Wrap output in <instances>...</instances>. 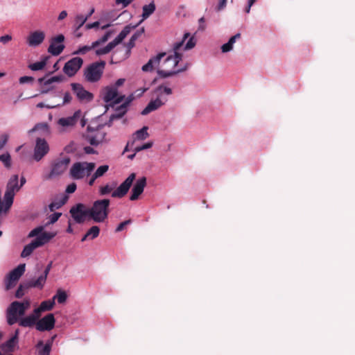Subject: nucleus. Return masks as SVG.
I'll list each match as a JSON object with an SVG mask.
<instances>
[{"instance_id":"obj_1","label":"nucleus","mask_w":355,"mask_h":355,"mask_svg":"<svg viewBox=\"0 0 355 355\" xmlns=\"http://www.w3.org/2000/svg\"><path fill=\"white\" fill-rule=\"evenodd\" d=\"M189 37V33H187L184 35L181 42H177L173 46L174 55L168 56L163 63V69L157 70L158 75L162 78H167L183 71L184 69H175L179 62L182 60V54L179 53V50L182 46L184 41Z\"/></svg>"},{"instance_id":"obj_2","label":"nucleus","mask_w":355,"mask_h":355,"mask_svg":"<svg viewBox=\"0 0 355 355\" xmlns=\"http://www.w3.org/2000/svg\"><path fill=\"white\" fill-rule=\"evenodd\" d=\"M109 199L96 200L89 208L90 218L96 223H102L107 218L109 214Z\"/></svg>"},{"instance_id":"obj_3","label":"nucleus","mask_w":355,"mask_h":355,"mask_svg":"<svg viewBox=\"0 0 355 355\" xmlns=\"http://www.w3.org/2000/svg\"><path fill=\"white\" fill-rule=\"evenodd\" d=\"M18 182V175H13L10 177L6 184V189L3 196L5 213H8L10 210L13 204L15 193L19 191L20 189Z\"/></svg>"},{"instance_id":"obj_4","label":"nucleus","mask_w":355,"mask_h":355,"mask_svg":"<svg viewBox=\"0 0 355 355\" xmlns=\"http://www.w3.org/2000/svg\"><path fill=\"white\" fill-rule=\"evenodd\" d=\"M106 62L103 60L95 62L87 66L84 70V78L88 83H96L103 74Z\"/></svg>"},{"instance_id":"obj_5","label":"nucleus","mask_w":355,"mask_h":355,"mask_svg":"<svg viewBox=\"0 0 355 355\" xmlns=\"http://www.w3.org/2000/svg\"><path fill=\"white\" fill-rule=\"evenodd\" d=\"M95 163L87 162H75L70 168V175L74 180H80L89 176L95 168Z\"/></svg>"},{"instance_id":"obj_6","label":"nucleus","mask_w":355,"mask_h":355,"mask_svg":"<svg viewBox=\"0 0 355 355\" xmlns=\"http://www.w3.org/2000/svg\"><path fill=\"white\" fill-rule=\"evenodd\" d=\"M136 27H137V25L132 26L131 24H129L125 26L113 41L108 43L106 46L96 49L95 51L96 55H102L110 53L116 45L121 43L126 37L132 30L135 29Z\"/></svg>"},{"instance_id":"obj_7","label":"nucleus","mask_w":355,"mask_h":355,"mask_svg":"<svg viewBox=\"0 0 355 355\" xmlns=\"http://www.w3.org/2000/svg\"><path fill=\"white\" fill-rule=\"evenodd\" d=\"M70 158L65 157L62 159H55L51 164L50 173L44 176L45 180H51L55 177L61 175L67 168L70 163Z\"/></svg>"},{"instance_id":"obj_8","label":"nucleus","mask_w":355,"mask_h":355,"mask_svg":"<svg viewBox=\"0 0 355 355\" xmlns=\"http://www.w3.org/2000/svg\"><path fill=\"white\" fill-rule=\"evenodd\" d=\"M103 127V125H98L96 127H92L91 125L87 126L85 138L92 146H98L104 139L105 133L102 131Z\"/></svg>"},{"instance_id":"obj_9","label":"nucleus","mask_w":355,"mask_h":355,"mask_svg":"<svg viewBox=\"0 0 355 355\" xmlns=\"http://www.w3.org/2000/svg\"><path fill=\"white\" fill-rule=\"evenodd\" d=\"M69 213L75 222L78 224L83 223L87 217L90 218L89 208L83 203H78L73 206Z\"/></svg>"},{"instance_id":"obj_10","label":"nucleus","mask_w":355,"mask_h":355,"mask_svg":"<svg viewBox=\"0 0 355 355\" xmlns=\"http://www.w3.org/2000/svg\"><path fill=\"white\" fill-rule=\"evenodd\" d=\"M25 268L26 264L21 263L9 272L5 279L6 290L8 291L16 285L17 281L24 273Z\"/></svg>"},{"instance_id":"obj_11","label":"nucleus","mask_w":355,"mask_h":355,"mask_svg":"<svg viewBox=\"0 0 355 355\" xmlns=\"http://www.w3.org/2000/svg\"><path fill=\"white\" fill-rule=\"evenodd\" d=\"M71 89L78 100L81 103H89L94 99V94L86 90L80 83H73L71 84Z\"/></svg>"},{"instance_id":"obj_12","label":"nucleus","mask_w":355,"mask_h":355,"mask_svg":"<svg viewBox=\"0 0 355 355\" xmlns=\"http://www.w3.org/2000/svg\"><path fill=\"white\" fill-rule=\"evenodd\" d=\"M136 174L132 173L114 190L112 191L111 196L112 198H121L124 197L128 192L134 180H135Z\"/></svg>"},{"instance_id":"obj_13","label":"nucleus","mask_w":355,"mask_h":355,"mask_svg":"<svg viewBox=\"0 0 355 355\" xmlns=\"http://www.w3.org/2000/svg\"><path fill=\"white\" fill-rule=\"evenodd\" d=\"M83 60L80 57H75L67 62L63 67V71L69 77L73 76L80 69Z\"/></svg>"},{"instance_id":"obj_14","label":"nucleus","mask_w":355,"mask_h":355,"mask_svg":"<svg viewBox=\"0 0 355 355\" xmlns=\"http://www.w3.org/2000/svg\"><path fill=\"white\" fill-rule=\"evenodd\" d=\"M49 151V146L44 139L37 138L34 148L33 158L35 161H40Z\"/></svg>"},{"instance_id":"obj_15","label":"nucleus","mask_w":355,"mask_h":355,"mask_svg":"<svg viewBox=\"0 0 355 355\" xmlns=\"http://www.w3.org/2000/svg\"><path fill=\"white\" fill-rule=\"evenodd\" d=\"M64 40V36L62 34L52 37L48 48V52L53 55H59L64 49V45L62 44Z\"/></svg>"},{"instance_id":"obj_16","label":"nucleus","mask_w":355,"mask_h":355,"mask_svg":"<svg viewBox=\"0 0 355 355\" xmlns=\"http://www.w3.org/2000/svg\"><path fill=\"white\" fill-rule=\"evenodd\" d=\"M124 97V96H118V89L116 87L107 86L104 89L103 101L105 103H110L114 101L113 102V105H111L112 106L122 102Z\"/></svg>"},{"instance_id":"obj_17","label":"nucleus","mask_w":355,"mask_h":355,"mask_svg":"<svg viewBox=\"0 0 355 355\" xmlns=\"http://www.w3.org/2000/svg\"><path fill=\"white\" fill-rule=\"evenodd\" d=\"M19 334V330L16 329L15 334L9 340H8L6 343H3L0 346V354H1V355L12 354L15 345L18 343Z\"/></svg>"},{"instance_id":"obj_18","label":"nucleus","mask_w":355,"mask_h":355,"mask_svg":"<svg viewBox=\"0 0 355 355\" xmlns=\"http://www.w3.org/2000/svg\"><path fill=\"white\" fill-rule=\"evenodd\" d=\"M55 320L53 313H49L40 320H37L36 329L40 331H50L54 328Z\"/></svg>"},{"instance_id":"obj_19","label":"nucleus","mask_w":355,"mask_h":355,"mask_svg":"<svg viewBox=\"0 0 355 355\" xmlns=\"http://www.w3.org/2000/svg\"><path fill=\"white\" fill-rule=\"evenodd\" d=\"M133 98L132 96H129L125 102L115 108L114 114H112L110 117L109 121L106 123V125L111 126L112 122L116 119L122 118L128 111V106L130 103L132 101Z\"/></svg>"},{"instance_id":"obj_20","label":"nucleus","mask_w":355,"mask_h":355,"mask_svg":"<svg viewBox=\"0 0 355 355\" xmlns=\"http://www.w3.org/2000/svg\"><path fill=\"white\" fill-rule=\"evenodd\" d=\"M146 186V178L145 177L138 179L132 187L130 200L132 201L137 200L139 196L144 192Z\"/></svg>"},{"instance_id":"obj_21","label":"nucleus","mask_w":355,"mask_h":355,"mask_svg":"<svg viewBox=\"0 0 355 355\" xmlns=\"http://www.w3.org/2000/svg\"><path fill=\"white\" fill-rule=\"evenodd\" d=\"M153 94L155 96V99L161 101L164 105L168 101L166 96L172 94V89L164 85H161L154 89Z\"/></svg>"},{"instance_id":"obj_22","label":"nucleus","mask_w":355,"mask_h":355,"mask_svg":"<svg viewBox=\"0 0 355 355\" xmlns=\"http://www.w3.org/2000/svg\"><path fill=\"white\" fill-rule=\"evenodd\" d=\"M45 38V33L42 31H36L30 33L27 37V43L30 46H37Z\"/></svg>"},{"instance_id":"obj_23","label":"nucleus","mask_w":355,"mask_h":355,"mask_svg":"<svg viewBox=\"0 0 355 355\" xmlns=\"http://www.w3.org/2000/svg\"><path fill=\"white\" fill-rule=\"evenodd\" d=\"M13 302L10 304L6 311L7 322L10 325H12L19 320L20 315L19 308L15 306L12 308Z\"/></svg>"},{"instance_id":"obj_24","label":"nucleus","mask_w":355,"mask_h":355,"mask_svg":"<svg viewBox=\"0 0 355 355\" xmlns=\"http://www.w3.org/2000/svg\"><path fill=\"white\" fill-rule=\"evenodd\" d=\"M80 116L81 112L78 110L74 112L73 116L60 119L58 120V124L62 127H72L78 122Z\"/></svg>"},{"instance_id":"obj_25","label":"nucleus","mask_w":355,"mask_h":355,"mask_svg":"<svg viewBox=\"0 0 355 355\" xmlns=\"http://www.w3.org/2000/svg\"><path fill=\"white\" fill-rule=\"evenodd\" d=\"M55 335L53 336L51 340H49L45 345H44L42 340H40L37 345L36 348L38 349L39 355H50V352L52 347V344L54 338H55Z\"/></svg>"},{"instance_id":"obj_26","label":"nucleus","mask_w":355,"mask_h":355,"mask_svg":"<svg viewBox=\"0 0 355 355\" xmlns=\"http://www.w3.org/2000/svg\"><path fill=\"white\" fill-rule=\"evenodd\" d=\"M162 103L159 100L151 99L147 106L142 110L141 114L146 115L150 112L155 111L162 107Z\"/></svg>"},{"instance_id":"obj_27","label":"nucleus","mask_w":355,"mask_h":355,"mask_svg":"<svg viewBox=\"0 0 355 355\" xmlns=\"http://www.w3.org/2000/svg\"><path fill=\"white\" fill-rule=\"evenodd\" d=\"M165 53H160L158 55H157L155 57L150 59L148 62L144 64L142 67V70L144 71H150L153 69V65L159 64L160 62V60L165 56Z\"/></svg>"},{"instance_id":"obj_28","label":"nucleus","mask_w":355,"mask_h":355,"mask_svg":"<svg viewBox=\"0 0 355 355\" xmlns=\"http://www.w3.org/2000/svg\"><path fill=\"white\" fill-rule=\"evenodd\" d=\"M38 316L29 315L25 318L20 319L19 322V324L24 327H32L34 325L36 326V323L37 322Z\"/></svg>"},{"instance_id":"obj_29","label":"nucleus","mask_w":355,"mask_h":355,"mask_svg":"<svg viewBox=\"0 0 355 355\" xmlns=\"http://www.w3.org/2000/svg\"><path fill=\"white\" fill-rule=\"evenodd\" d=\"M99 234L100 228L96 225H94L90 229H89L87 233L83 236L81 241L83 242L87 239L93 240L97 238Z\"/></svg>"},{"instance_id":"obj_30","label":"nucleus","mask_w":355,"mask_h":355,"mask_svg":"<svg viewBox=\"0 0 355 355\" xmlns=\"http://www.w3.org/2000/svg\"><path fill=\"white\" fill-rule=\"evenodd\" d=\"M39 247H40V243H39V242H36L35 240L32 241L29 244L24 246L21 253V257L24 258L28 257L32 254L35 249Z\"/></svg>"},{"instance_id":"obj_31","label":"nucleus","mask_w":355,"mask_h":355,"mask_svg":"<svg viewBox=\"0 0 355 355\" xmlns=\"http://www.w3.org/2000/svg\"><path fill=\"white\" fill-rule=\"evenodd\" d=\"M56 234V232H42V233L40 235L36 237L35 241L36 242H39V243H40V246H42L43 245L49 242L51 239H52L53 237H55Z\"/></svg>"},{"instance_id":"obj_32","label":"nucleus","mask_w":355,"mask_h":355,"mask_svg":"<svg viewBox=\"0 0 355 355\" xmlns=\"http://www.w3.org/2000/svg\"><path fill=\"white\" fill-rule=\"evenodd\" d=\"M155 5L154 2H152V3H149L148 5L144 6H143V13H142V19L136 25H137V26H138L139 24L140 23H141V21L149 17L150 15H151L155 12Z\"/></svg>"},{"instance_id":"obj_33","label":"nucleus","mask_w":355,"mask_h":355,"mask_svg":"<svg viewBox=\"0 0 355 355\" xmlns=\"http://www.w3.org/2000/svg\"><path fill=\"white\" fill-rule=\"evenodd\" d=\"M64 79V77L62 75H60V76H53L48 79H46L45 77L40 78L38 79V82L40 84H42L44 86H48V85H50L51 84H52L53 83H55V82L60 83V82L63 81Z\"/></svg>"},{"instance_id":"obj_34","label":"nucleus","mask_w":355,"mask_h":355,"mask_svg":"<svg viewBox=\"0 0 355 355\" xmlns=\"http://www.w3.org/2000/svg\"><path fill=\"white\" fill-rule=\"evenodd\" d=\"M46 278H47L46 277L42 275L36 280H31L28 283H27L26 288L33 287V288H43V286L46 282Z\"/></svg>"},{"instance_id":"obj_35","label":"nucleus","mask_w":355,"mask_h":355,"mask_svg":"<svg viewBox=\"0 0 355 355\" xmlns=\"http://www.w3.org/2000/svg\"><path fill=\"white\" fill-rule=\"evenodd\" d=\"M31 306V302L28 300H26L24 302H18V301H14L12 308L14 309L15 306H18L19 308V312L21 315H24L26 313V311L29 309Z\"/></svg>"},{"instance_id":"obj_36","label":"nucleus","mask_w":355,"mask_h":355,"mask_svg":"<svg viewBox=\"0 0 355 355\" xmlns=\"http://www.w3.org/2000/svg\"><path fill=\"white\" fill-rule=\"evenodd\" d=\"M49 58V56H46L44 57L41 61L40 62H35V63H33V64H31L28 67L32 70V71H39V70H42L44 68V67L46 66V63H47V61Z\"/></svg>"},{"instance_id":"obj_37","label":"nucleus","mask_w":355,"mask_h":355,"mask_svg":"<svg viewBox=\"0 0 355 355\" xmlns=\"http://www.w3.org/2000/svg\"><path fill=\"white\" fill-rule=\"evenodd\" d=\"M37 130L42 131L44 135H49L50 132L49 125L46 123H40L36 124L33 128L29 130V132L31 133Z\"/></svg>"},{"instance_id":"obj_38","label":"nucleus","mask_w":355,"mask_h":355,"mask_svg":"<svg viewBox=\"0 0 355 355\" xmlns=\"http://www.w3.org/2000/svg\"><path fill=\"white\" fill-rule=\"evenodd\" d=\"M55 299L57 300L59 304H63L67 299V295L64 291L58 289L57 291L56 295L53 297V300L54 301Z\"/></svg>"},{"instance_id":"obj_39","label":"nucleus","mask_w":355,"mask_h":355,"mask_svg":"<svg viewBox=\"0 0 355 355\" xmlns=\"http://www.w3.org/2000/svg\"><path fill=\"white\" fill-rule=\"evenodd\" d=\"M116 183H112V184H107L105 186L101 187L99 189V193L101 196H105L110 193L115 188Z\"/></svg>"},{"instance_id":"obj_40","label":"nucleus","mask_w":355,"mask_h":355,"mask_svg":"<svg viewBox=\"0 0 355 355\" xmlns=\"http://www.w3.org/2000/svg\"><path fill=\"white\" fill-rule=\"evenodd\" d=\"M147 130H148V127L144 126L140 130L136 131V132H135L136 139L138 140L146 139L149 135Z\"/></svg>"},{"instance_id":"obj_41","label":"nucleus","mask_w":355,"mask_h":355,"mask_svg":"<svg viewBox=\"0 0 355 355\" xmlns=\"http://www.w3.org/2000/svg\"><path fill=\"white\" fill-rule=\"evenodd\" d=\"M96 48V46H93V42L91 45H85L80 47L78 50L74 51L73 53V55H85L87 52L90 51L91 50Z\"/></svg>"},{"instance_id":"obj_42","label":"nucleus","mask_w":355,"mask_h":355,"mask_svg":"<svg viewBox=\"0 0 355 355\" xmlns=\"http://www.w3.org/2000/svg\"><path fill=\"white\" fill-rule=\"evenodd\" d=\"M55 302L53 300L43 301L40 305V309L43 311H50L53 308Z\"/></svg>"},{"instance_id":"obj_43","label":"nucleus","mask_w":355,"mask_h":355,"mask_svg":"<svg viewBox=\"0 0 355 355\" xmlns=\"http://www.w3.org/2000/svg\"><path fill=\"white\" fill-rule=\"evenodd\" d=\"M109 170L108 165H102L99 166L94 172V178H98L104 175V174Z\"/></svg>"},{"instance_id":"obj_44","label":"nucleus","mask_w":355,"mask_h":355,"mask_svg":"<svg viewBox=\"0 0 355 355\" xmlns=\"http://www.w3.org/2000/svg\"><path fill=\"white\" fill-rule=\"evenodd\" d=\"M0 161L3 163L6 168H9L11 166V157L8 153L1 155Z\"/></svg>"},{"instance_id":"obj_45","label":"nucleus","mask_w":355,"mask_h":355,"mask_svg":"<svg viewBox=\"0 0 355 355\" xmlns=\"http://www.w3.org/2000/svg\"><path fill=\"white\" fill-rule=\"evenodd\" d=\"M112 31H107L102 37L93 42V46L98 47L101 44L106 42L110 37Z\"/></svg>"},{"instance_id":"obj_46","label":"nucleus","mask_w":355,"mask_h":355,"mask_svg":"<svg viewBox=\"0 0 355 355\" xmlns=\"http://www.w3.org/2000/svg\"><path fill=\"white\" fill-rule=\"evenodd\" d=\"M65 202H66L65 199L60 200V201H58V202H52L49 205V208L51 211H53L55 209H60L62 205H64L65 204Z\"/></svg>"},{"instance_id":"obj_47","label":"nucleus","mask_w":355,"mask_h":355,"mask_svg":"<svg viewBox=\"0 0 355 355\" xmlns=\"http://www.w3.org/2000/svg\"><path fill=\"white\" fill-rule=\"evenodd\" d=\"M87 19H88V17H84L82 15L76 16V21L77 24H78V26L76 28V31L78 30L81 26H83V24L85 23V21L87 20Z\"/></svg>"},{"instance_id":"obj_48","label":"nucleus","mask_w":355,"mask_h":355,"mask_svg":"<svg viewBox=\"0 0 355 355\" xmlns=\"http://www.w3.org/2000/svg\"><path fill=\"white\" fill-rule=\"evenodd\" d=\"M43 230H44V227L43 226H39V227H37L36 228L33 229V230H31L28 234V237H34V236H39L40 235L42 232H43Z\"/></svg>"},{"instance_id":"obj_49","label":"nucleus","mask_w":355,"mask_h":355,"mask_svg":"<svg viewBox=\"0 0 355 355\" xmlns=\"http://www.w3.org/2000/svg\"><path fill=\"white\" fill-rule=\"evenodd\" d=\"M61 215L62 214L58 212L51 214L49 217V220L48 221L46 225L55 223L61 216Z\"/></svg>"},{"instance_id":"obj_50","label":"nucleus","mask_w":355,"mask_h":355,"mask_svg":"<svg viewBox=\"0 0 355 355\" xmlns=\"http://www.w3.org/2000/svg\"><path fill=\"white\" fill-rule=\"evenodd\" d=\"M27 284H20L15 293V296L17 298L21 297L24 295V290L26 289Z\"/></svg>"},{"instance_id":"obj_51","label":"nucleus","mask_w":355,"mask_h":355,"mask_svg":"<svg viewBox=\"0 0 355 355\" xmlns=\"http://www.w3.org/2000/svg\"><path fill=\"white\" fill-rule=\"evenodd\" d=\"M132 223V220L130 219L129 220H126L122 223H121L116 228V230L115 232H121L124 230V228L126 227V225L130 224Z\"/></svg>"},{"instance_id":"obj_52","label":"nucleus","mask_w":355,"mask_h":355,"mask_svg":"<svg viewBox=\"0 0 355 355\" xmlns=\"http://www.w3.org/2000/svg\"><path fill=\"white\" fill-rule=\"evenodd\" d=\"M8 135L6 134H3L0 137V150H1L4 146L6 144L8 140Z\"/></svg>"},{"instance_id":"obj_53","label":"nucleus","mask_w":355,"mask_h":355,"mask_svg":"<svg viewBox=\"0 0 355 355\" xmlns=\"http://www.w3.org/2000/svg\"><path fill=\"white\" fill-rule=\"evenodd\" d=\"M34 78L31 76H22L19 78V81L20 84H24L27 83H32L33 82Z\"/></svg>"},{"instance_id":"obj_54","label":"nucleus","mask_w":355,"mask_h":355,"mask_svg":"<svg viewBox=\"0 0 355 355\" xmlns=\"http://www.w3.org/2000/svg\"><path fill=\"white\" fill-rule=\"evenodd\" d=\"M196 45V42L194 41L193 37H191L189 40L187 42V43L185 45L184 49L189 50L193 48Z\"/></svg>"},{"instance_id":"obj_55","label":"nucleus","mask_w":355,"mask_h":355,"mask_svg":"<svg viewBox=\"0 0 355 355\" xmlns=\"http://www.w3.org/2000/svg\"><path fill=\"white\" fill-rule=\"evenodd\" d=\"M76 189V184L75 183H71L69 184L66 189V192L68 193H73Z\"/></svg>"},{"instance_id":"obj_56","label":"nucleus","mask_w":355,"mask_h":355,"mask_svg":"<svg viewBox=\"0 0 355 355\" xmlns=\"http://www.w3.org/2000/svg\"><path fill=\"white\" fill-rule=\"evenodd\" d=\"M232 47H233V46H232L230 44L227 42L226 44H224L221 46L222 52H223V53L228 52V51H231L232 49Z\"/></svg>"},{"instance_id":"obj_57","label":"nucleus","mask_w":355,"mask_h":355,"mask_svg":"<svg viewBox=\"0 0 355 355\" xmlns=\"http://www.w3.org/2000/svg\"><path fill=\"white\" fill-rule=\"evenodd\" d=\"M12 40V37L10 35H5L0 37V42L6 44Z\"/></svg>"},{"instance_id":"obj_58","label":"nucleus","mask_w":355,"mask_h":355,"mask_svg":"<svg viewBox=\"0 0 355 355\" xmlns=\"http://www.w3.org/2000/svg\"><path fill=\"white\" fill-rule=\"evenodd\" d=\"M133 0H116V4H123V8L127 7Z\"/></svg>"},{"instance_id":"obj_59","label":"nucleus","mask_w":355,"mask_h":355,"mask_svg":"<svg viewBox=\"0 0 355 355\" xmlns=\"http://www.w3.org/2000/svg\"><path fill=\"white\" fill-rule=\"evenodd\" d=\"M144 33V28H142L140 30L137 31L136 33H135L132 37L133 38V40H137L143 33Z\"/></svg>"},{"instance_id":"obj_60","label":"nucleus","mask_w":355,"mask_h":355,"mask_svg":"<svg viewBox=\"0 0 355 355\" xmlns=\"http://www.w3.org/2000/svg\"><path fill=\"white\" fill-rule=\"evenodd\" d=\"M72 97L69 92H66L63 98V104L69 103L71 101Z\"/></svg>"},{"instance_id":"obj_61","label":"nucleus","mask_w":355,"mask_h":355,"mask_svg":"<svg viewBox=\"0 0 355 355\" xmlns=\"http://www.w3.org/2000/svg\"><path fill=\"white\" fill-rule=\"evenodd\" d=\"M99 25H100V22L99 21H95V22L92 23V24H86L85 28L87 30H89V29H91V28H98L99 26Z\"/></svg>"},{"instance_id":"obj_62","label":"nucleus","mask_w":355,"mask_h":355,"mask_svg":"<svg viewBox=\"0 0 355 355\" xmlns=\"http://www.w3.org/2000/svg\"><path fill=\"white\" fill-rule=\"evenodd\" d=\"M226 3L227 0H220V2L216 8V10L218 11L223 10L226 6Z\"/></svg>"},{"instance_id":"obj_63","label":"nucleus","mask_w":355,"mask_h":355,"mask_svg":"<svg viewBox=\"0 0 355 355\" xmlns=\"http://www.w3.org/2000/svg\"><path fill=\"white\" fill-rule=\"evenodd\" d=\"M56 105H45L44 103L41 102L37 104V107L38 108H43L46 107L48 109H51L55 107Z\"/></svg>"},{"instance_id":"obj_64","label":"nucleus","mask_w":355,"mask_h":355,"mask_svg":"<svg viewBox=\"0 0 355 355\" xmlns=\"http://www.w3.org/2000/svg\"><path fill=\"white\" fill-rule=\"evenodd\" d=\"M51 267H52V261H51L48 265L46 267L44 271V273L42 274L43 275H44L45 277H47L51 269Z\"/></svg>"}]
</instances>
